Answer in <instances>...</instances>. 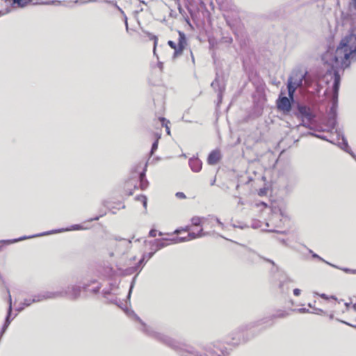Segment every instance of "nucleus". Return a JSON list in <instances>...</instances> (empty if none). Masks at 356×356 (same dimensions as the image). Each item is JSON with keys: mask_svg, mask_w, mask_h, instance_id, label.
Here are the masks:
<instances>
[{"mask_svg": "<svg viewBox=\"0 0 356 356\" xmlns=\"http://www.w3.org/2000/svg\"><path fill=\"white\" fill-rule=\"evenodd\" d=\"M289 314L286 311L279 310L277 312L276 314L265 317L257 321L251 322L245 325H242L236 331L232 333V339L234 341L236 340V343L245 342L248 340V339L245 337L244 332H248L254 327L260 326L264 324H268V326H272L274 323L273 321L275 318H285Z\"/></svg>", "mask_w": 356, "mask_h": 356, "instance_id": "f257e3e1", "label": "nucleus"}, {"mask_svg": "<svg viewBox=\"0 0 356 356\" xmlns=\"http://www.w3.org/2000/svg\"><path fill=\"white\" fill-rule=\"evenodd\" d=\"M332 78H333L332 84V106L327 113V125L334 129L337 124V106H338V95L341 83V75L338 70H334Z\"/></svg>", "mask_w": 356, "mask_h": 356, "instance_id": "f03ea898", "label": "nucleus"}, {"mask_svg": "<svg viewBox=\"0 0 356 356\" xmlns=\"http://www.w3.org/2000/svg\"><path fill=\"white\" fill-rule=\"evenodd\" d=\"M307 74V72L302 73L300 70L293 71L287 81L288 95L290 97L294 96L296 89L302 86L303 82L306 86L309 85Z\"/></svg>", "mask_w": 356, "mask_h": 356, "instance_id": "7ed1b4c3", "label": "nucleus"}, {"mask_svg": "<svg viewBox=\"0 0 356 356\" xmlns=\"http://www.w3.org/2000/svg\"><path fill=\"white\" fill-rule=\"evenodd\" d=\"M294 115L301 119L302 123L300 125L307 127L305 124L306 121L307 123H312L316 118V114L312 111V108L306 105L298 104L297 112L294 113Z\"/></svg>", "mask_w": 356, "mask_h": 356, "instance_id": "20e7f679", "label": "nucleus"}, {"mask_svg": "<svg viewBox=\"0 0 356 356\" xmlns=\"http://www.w3.org/2000/svg\"><path fill=\"white\" fill-rule=\"evenodd\" d=\"M131 314L136 318V320L141 323L143 327V331L147 335L165 344L170 345L171 343L172 339L169 337L165 335L163 333L158 332L154 330L152 327L146 325L133 311L131 312Z\"/></svg>", "mask_w": 356, "mask_h": 356, "instance_id": "39448f33", "label": "nucleus"}, {"mask_svg": "<svg viewBox=\"0 0 356 356\" xmlns=\"http://www.w3.org/2000/svg\"><path fill=\"white\" fill-rule=\"evenodd\" d=\"M178 34L179 38L177 44L172 40H169L168 42V44L175 50L172 56L173 59H175L177 57L182 54L183 51L187 44V40L185 33L181 31H178Z\"/></svg>", "mask_w": 356, "mask_h": 356, "instance_id": "423d86ee", "label": "nucleus"}, {"mask_svg": "<svg viewBox=\"0 0 356 356\" xmlns=\"http://www.w3.org/2000/svg\"><path fill=\"white\" fill-rule=\"evenodd\" d=\"M86 229V228L83 225H79V224L73 225L70 227L66 228V229L51 230V231L45 232H43V233H40V234H35V235H32V236H24L20 237V238H15V239L12 240L10 241V243H16V242H19V241H23V240H26V239H29V238H35V237L46 236V235H49V234H55V233H59V232H65V231L81 230V229Z\"/></svg>", "mask_w": 356, "mask_h": 356, "instance_id": "0eeeda50", "label": "nucleus"}, {"mask_svg": "<svg viewBox=\"0 0 356 356\" xmlns=\"http://www.w3.org/2000/svg\"><path fill=\"white\" fill-rule=\"evenodd\" d=\"M294 102V96L290 97L280 95L276 101L277 108L279 111H282L284 114H289L292 108L293 103Z\"/></svg>", "mask_w": 356, "mask_h": 356, "instance_id": "6e6552de", "label": "nucleus"}, {"mask_svg": "<svg viewBox=\"0 0 356 356\" xmlns=\"http://www.w3.org/2000/svg\"><path fill=\"white\" fill-rule=\"evenodd\" d=\"M61 292H65L63 298L67 297L70 300H77L81 292V286L77 285H69L65 289L61 290Z\"/></svg>", "mask_w": 356, "mask_h": 356, "instance_id": "1a4fd4ad", "label": "nucleus"}, {"mask_svg": "<svg viewBox=\"0 0 356 356\" xmlns=\"http://www.w3.org/2000/svg\"><path fill=\"white\" fill-rule=\"evenodd\" d=\"M337 136V140H338V146L345 152L349 153L350 155H352L353 157H355V155L351 152V149L350 147L348 146V141L346 138H345L344 135L340 130H336Z\"/></svg>", "mask_w": 356, "mask_h": 356, "instance_id": "9d476101", "label": "nucleus"}, {"mask_svg": "<svg viewBox=\"0 0 356 356\" xmlns=\"http://www.w3.org/2000/svg\"><path fill=\"white\" fill-rule=\"evenodd\" d=\"M221 155L219 150L215 149L210 152L207 158L209 165H216L220 159Z\"/></svg>", "mask_w": 356, "mask_h": 356, "instance_id": "9b49d317", "label": "nucleus"}, {"mask_svg": "<svg viewBox=\"0 0 356 356\" xmlns=\"http://www.w3.org/2000/svg\"><path fill=\"white\" fill-rule=\"evenodd\" d=\"M189 165L193 172H197L202 169V161L198 158H191L189 159Z\"/></svg>", "mask_w": 356, "mask_h": 356, "instance_id": "f8f14e48", "label": "nucleus"}, {"mask_svg": "<svg viewBox=\"0 0 356 356\" xmlns=\"http://www.w3.org/2000/svg\"><path fill=\"white\" fill-rule=\"evenodd\" d=\"M65 292H61L60 291H43L44 300L49 299H56L58 298H63V295Z\"/></svg>", "mask_w": 356, "mask_h": 356, "instance_id": "ddd939ff", "label": "nucleus"}, {"mask_svg": "<svg viewBox=\"0 0 356 356\" xmlns=\"http://www.w3.org/2000/svg\"><path fill=\"white\" fill-rule=\"evenodd\" d=\"M211 86L216 91H221L225 90V83L222 80H220L218 74H216V79L211 83Z\"/></svg>", "mask_w": 356, "mask_h": 356, "instance_id": "4468645a", "label": "nucleus"}, {"mask_svg": "<svg viewBox=\"0 0 356 356\" xmlns=\"http://www.w3.org/2000/svg\"><path fill=\"white\" fill-rule=\"evenodd\" d=\"M169 239L170 238H166L155 239L154 241V245L156 246L155 251L156 252L157 250L168 245L169 244H171Z\"/></svg>", "mask_w": 356, "mask_h": 356, "instance_id": "2eb2a0df", "label": "nucleus"}, {"mask_svg": "<svg viewBox=\"0 0 356 356\" xmlns=\"http://www.w3.org/2000/svg\"><path fill=\"white\" fill-rule=\"evenodd\" d=\"M32 0H5L6 3H8L11 6H17L19 8H24L31 2Z\"/></svg>", "mask_w": 356, "mask_h": 356, "instance_id": "dca6fc26", "label": "nucleus"}, {"mask_svg": "<svg viewBox=\"0 0 356 356\" xmlns=\"http://www.w3.org/2000/svg\"><path fill=\"white\" fill-rule=\"evenodd\" d=\"M191 223L194 226H200L202 225L209 224L210 222L209 218L194 216L191 218Z\"/></svg>", "mask_w": 356, "mask_h": 356, "instance_id": "f3484780", "label": "nucleus"}, {"mask_svg": "<svg viewBox=\"0 0 356 356\" xmlns=\"http://www.w3.org/2000/svg\"><path fill=\"white\" fill-rule=\"evenodd\" d=\"M145 171H146V169L145 168H143V171L139 173L140 185V188L142 190L146 189L148 186V181L145 177Z\"/></svg>", "mask_w": 356, "mask_h": 356, "instance_id": "a211bd4d", "label": "nucleus"}, {"mask_svg": "<svg viewBox=\"0 0 356 356\" xmlns=\"http://www.w3.org/2000/svg\"><path fill=\"white\" fill-rule=\"evenodd\" d=\"M290 280L289 279H286L284 281H281L280 283V289L282 293H287L289 291V283Z\"/></svg>", "mask_w": 356, "mask_h": 356, "instance_id": "6ab92c4d", "label": "nucleus"}, {"mask_svg": "<svg viewBox=\"0 0 356 356\" xmlns=\"http://www.w3.org/2000/svg\"><path fill=\"white\" fill-rule=\"evenodd\" d=\"M207 235V233L204 232L202 229H200L197 233L189 232L187 237L189 240L195 239L196 238L202 237Z\"/></svg>", "mask_w": 356, "mask_h": 356, "instance_id": "aec40b11", "label": "nucleus"}, {"mask_svg": "<svg viewBox=\"0 0 356 356\" xmlns=\"http://www.w3.org/2000/svg\"><path fill=\"white\" fill-rule=\"evenodd\" d=\"M146 261V254H143L138 263L133 268L134 271L140 272L143 268V266Z\"/></svg>", "mask_w": 356, "mask_h": 356, "instance_id": "412c9836", "label": "nucleus"}, {"mask_svg": "<svg viewBox=\"0 0 356 356\" xmlns=\"http://www.w3.org/2000/svg\"><path fill=\"white\" fill-rule=\"evenodd\" d=\"M309 252L312 254L313 258L318 259L320 261H322L326 263L327 264H328V265H330V266H332L334 268H339V267L337 266L336 265L332 264L329 263L328 261H326L325 260H324L322 257L318 256L317 254L314 253L312 250H309Z\"/></svg>", "mask_w": 356, "mask_h": 356, "instance_id": "4be33fe9", "label": "nucleus"}, {"mask_svg": "<svg viewBox=\"0 0 356 356\" xmlns=\"http://www.w3.org/2000/svg\"><path fill=\"white\" fill-rule=\"evenodd\" d=\"M170 243H177L181 242H185L189 241V238H188L187 236L186 237H179L176 236L175 238L169 239Z\"/></svg>", "mask_w": 356, "mask_h": 356, "instance_id": "5701e85b", "label": "nucleus"}, {"mask_svg": "<svg viewBox=\"0 0 356 356\" xmlns=\"http://www.w3.org/2000/svg\"><path fill=\"white\" fill-rule=\"evenodd\" d=\"M115 7L119 10V12L123 15V18H124V24H125V27H126V30L128 31L129 30V26H128V21H127V17L126 16L124 12L123 11V10L120 8L118 4L115 3Z\"/></svg>", "mask_w": 356, "mask_h": 356, "instance_id": "b1692460", "label": "nucleus"}, {"mask_svg": "<svg viewBox=\"0 0 356 356\" xmlns=\"http://www.w3.org/2000/svg\"><path fill=\"white\" fill-rule=\"evenodd\" d=\"M159 120L161 122L162 126H165L166 129V132L168 135L170 134V130L169 127L168 126V124L169 123V121L166 120V119L163 117L159 118Z\"/></svg>", "mask_w": 356, "mask_h": 356, "instance_id": "393cba45", "label": "nucleus"}, {"mask_svg": "<svg viewBox=\"0 0 356 356\" xmlns=\"http://www.w3.org/2000/svg\"><path fill=\"white\" fill-rule=\"evenodd\" d=\"M136 200L138 201H140L143 203V207L146 209L147 200V197L145 195H138L136 197Z\"/></svg>", "mask_w": 356, "mask_h": 356, "instance_id": "a878e982", "label": "nucleus"}, {"mask_svg": "<svg viewBox=\"0 0 356 356\" xmlns=\"http://www.w3.org/2000/svg\"><path fill=\"white\" fill-rule=\"evenodd\" d=\"M35 300H34L33 297L32 298H26L24 300L23 302H22V305H23L24 307H29L31 304L35 303Z\"/></svg>", "mask_w": 356, "mask_h": 356, "instance_id": "bb28decb", "label": "nucleus"}, {"mask_svg": "<svg viewBox=\"0 0 356 356\" xmlns=\"http://www.w3.org/2000/svg\"><path fill=\"white\" fill-rule=\"evenodd\" d=\"M136 279V275H135L133 277L132 281L131 282L129 290V293H128V295H127V299L128 300H129L130 298H131V292H132L133 288H134V284H135Z\"/></svg>", "mask_w": 356, "mask_h": 356, "instance_id": "cd10ccee", "label": "nucleus"}, {"mask_svg": "<svg viewBox=\"0 0 356 356\" xmlns=\"http://www.w3.org/2000/svg\"><path fill=\"white\" fill-rule=\"evenodd\" d=\"M33 297L34 300H35V302H39L44 300V296L43 292H41L37 295H34Z\"/></svg>", "mask_w": 356, "mask_h": 356, "instance_id": "c85d7f7f", "label": "nucleus"}, {"mask_svg": "<svg viewBox=\"0 0 356 356\" xmlns=\"http://www.w3.org/2000/svg\"><path fill=\"white\" fill-rule=\"evenodd\" d=\"M158 148V139L155 140L152 145L151 148V154H153L154 152Z\"/></svg>", "mask_w": 356, "mask_h": 356, "instance_id": "c756f323", "label": "nucleus"}, {"mask_svg": "<svg viewBox=\"0 0 356 356\" xmlns=\"http://www.w3.org/2000/svg\"><path fill=\"white\" fill-rule=\"evenodd\" d=\"M152 38L154 39V49H153L154 55H155L156 56V58H158L159 57L156 54V47L157 45L158 39H157V37L155 35H153Z\"/></svg>", "mask_w": 356, "mask_h": 356, "instance_id": "7c9ffc66", "label": "nucleus"}, {"mask_svg": "<svg viewBox=\"0 0 356 356\" xmlns=\"http://www.w3.org/2000/svg\"><path fill=\"white\" fill-rule=\"evenodd\" d=\"M209 218L211 219V220H214L220 226H221L222 227H223V223L220 220V219L217 217H215V216H209Z\"/></svg>", "mask_w": 356, "mask_h": 356, "instance_id": "2f4dec72", "label": "nucleus"}, {"mask_svg": "<svg viewBox=\"0 0 356 356\" xmlns=\"http://www.w3.org/2000/svg\"><path fill=\"white\" fill-rule=\"evenodd\" d=\"M94 1L95 0H76V1H74V3L76 4H85V3H88L90 2H92Z\"/></svg>", "mask_w": 356, "mask_h": 356, "instance_id": "473e14b6", "label": "nucleus"}, {"mask_svg": "<svg viewBox=\"0 0 356 356\" xmlns=\"http://www.w3.org/2000/svg\"><path fill=\"white\" fill-rule=\"evenodd\" d=\"M155 252H156V251L154 250L149 253L145 254H146V261L151 259L153 257V255L155 254Z\"/></svg>", "mask_w": 356, "mask_h": 356, "instance_id": "72a5a7b5", "label": "nucleus"}, {"mask_svg": "<svg viewBox=\"0 0 356 356\" xmlns=\"http://www.w3.org/2000/svg\"><path fill=\"white\" fill-rule=\"evenodd\" d=\"M224 91L225 90L218 91V99L219 103L222 102Z\"/></svg>", "mask_w": 356, "mask_h": 356, "instance_id": "f704fd0d", "label": "nucleus"}, {"mask_svg": "<svg viewBox=\"0 0 356 356\" xmlns=\"http://www.w3.org/2000/svg\"><path fill=\"white\" fill-rule=\"evenodd\" d=\"M176 197H178V198H181V199H184L186 198V195L184 193L182 192H177L176 194H175Z\"/></svg>", "mask_w": 356, "mask_h": 356, "instance_id": "c9c22d12", "label": "nucleus"}, {"mask_svg": "<svg viewBox=\"0 0 356 356\" xmlns=\"http://www.w3.org/2000/svg\"><path fill=\"white\" fill-rule=\"evenodd\" d=\"M312 313L314 314H325V312L321 309L314 308V312H312Z\"/></svg>", "mask_w": 356, "mask_h": 356, "instance_id": "e433bc0d", "label": "nucleus"}, {"mask_svg": "<svg viewBox=\"0 0 356 356\" xmlns=\"http://www.w3.org/2000/svg\"><path fill=\"white\" fill-rule=\"evenodd\" d=\"M149 236L150 237H155L156 236V229H151L149 232Z\"/></svg>", "mask_w": 356, "mask_h": 356, "instance_id": "4c0bfd02", "label": "nucleus"}, {"mask_svg": "<svg viewBox=\"0 0 356 356\" xmlns=\"http://www.w3.org/2000/svg\"><path fill=\"white\" fill-rule=\"evenodd\" d=\"M342 270L346 272V273H356V270H351L350 268H342Z\"/></svg>", "mask_w": 356, "mask_h": 356, "instance_id": "58836bf2", "label": "nucleus"}, {"mask_svg": "<svg viewBox=\"0 0 356 356\" xmlns=\"http://www.w3.org/2000/svg\"><path fill=\"white\" fill-rule=\"evenodd\" d=\"M100 286L98 285L97 286L95 287L94 289H92L91 290V291L93 293H97L99 291V289H100Z\"/></svg>", "mask_w": 356, "mask_h": 356, "instance_id": "ea45409f", "label": "nucleus"}, {"mask_svg": "<svg viewBox=\"0 0 356 356\" xmlns=\"http://www.w3.org/2000/svg\"><path fill=\"white\" fill-rule=\"evenodd\" d=\"M300 313H309L310 312L308 309L306 308H300L298 309Z\"/></svg>", "mask_w": 356, "mask_h": 356, "instance_id": "a19ab883", "label": "nucleus"}, {"mask_svg": "<svg viewBox=\"0 0 356 356\" xmlns=\"http://www.w3.org/2000/svg\"><path fill=\"white\" fill-rule=\"evenodd\" d=\"M311 135L314 136H316L318 138H321L322 140H327V139L326 138V136H320V135L314 134H311Z\"/></svg>", "mask_w": 356, "mask_h": 356, "instance_id": "79ce46f5", "label": "nucleus"}, {"mask_svg": "<svg viewBox=\"0 0 356 356\" xmlns=\"http://www.w3.org/2000/svg\"><path fill=\"white\" fill-rule=\"evenodd\" d=\"M104 214H102L100 216H96L95 218H90L88 220L89 222H92V221H94V220H98L99 219L100 217L103 216Z\"/></svg>", "mask_w": 356, "mask_h": 356, "instance_id": "37998d69", "label": "nucleus"}, {"mask_svg": "<svg viewBox=\"0 0 356 356\" xmlns=\"http://www.w3.org/2000/svg\"><path fill=\"white\" fill-rule=\"evenodd\" d=\"M258 257H260V258H261V259H263L264 260H265V261H268V262H269V263L272 264L273 265H275V263H274V261H273V260H270V259H266V258H264V257H261V256H260V255H259V254H258Z\"/></svg>", "mask_w": 356, "mask_h": 356, "instance_id": "c03bdc74", "label": "nucleus"}, {"mask_svg": "<svg viewBox=\"0 0 356 356\" xmlns=\"http://www.w3.org/2000/svg\"><path fill=\"white\" fill-rule=\"evenodd\" d=\"M338 321L341 322L342 323H344V324L348 325L349 326L353 327H355L356 329V325H352V324H350V323H349L348 322H346L344 321H341V320H338Z\"/></svg>", "mask_w": 356, "mask_h": 356, "instance_id": "a18cd8bd", "label": "nucleus"}, {"mask_svg": "<svg viewBox=\"0 0 356 356\" xmlns=\"http://www.w3.org/2000/svg\"><path fill=\"white\" fill-rule=\"evenodd\" d=\"M293 294L296 296H299L300 294V290L299 289H295L293 290Z\"/></svg>", "mask_w": 356, "mask_h": 356, "instance_id": "49530a36", "label": "nucleus"}, {"mask_svg": "<svg viewBox=\"0 0 356 356\" xmlns=\"http://www.w3.org/2000/svg\"><path fill=\"white\" fill-rule=\"evenodd\" d=\"M24 307H25L21 303L20 305L16 309V310L17 312H22L24 309Z\"/></svg>", "mask_w": 356, "mask_h": 356, "instance_id": "de8ad7c7", "label": "nucleus"}, {"mask_svg": "<svg viewBox=\"0 0 356 356\" xmlns=\"http://www.w3.org/2000/svg\"><path fill=\"white\" fill-rule=\"evenodd\" d=\"M158 67L160 69L161 71H162L163 68V63L162 62H159Z\"/></svg>", "mask_w": 356, "mask_h": 356, "instance_id": "09e8293b", "label": "nucleus"}, {"mask_svg": "<svg viewBox=\"0 0 356 356\" xmlns=\"http://www.w3.org/2000/svg\"><path fill=\"white\" fill-rule=\"evenodd\" d=\"M351 6L356 10V0H353L351 3Z\"/></svg>", "mask_w": 356, "mask_h": 356, "instance_id": "8fccbe9b", "label": "nucleus"}, {"mask_svg": "<svg viewBox=\"0 0 356 356\" xmlns=\"http://www.w3.org/2000/svg\"><path fill=\"white\" fill-rule=\"evenodd\" d=\"M10 10H7L6 11L0 10V17L4 15L5 14L9 13Z\"/></svg>", "mask_w": 356, "mask_h": 356, "instance_id": "3c124183", "label": "nucleus"}, {"mask_svg": "<svg viewBox=\"0 0 356 356\" xmlns=\"http://www.w3.org/2000/svg\"><path fill=\"white\" fill-rule=\"evenodd\" d=\"M190 54H191V56L192 62L194 64L195 63V58H194V56H193V52H192L191 50L190 51Z\"/></svg>", "mask_w": 356, "mask_h": 356, "instance_id": "603ef678", "label": "nucleus"}, {"mask_svg": "<svg viewBox=\"0 0 356 356\" xmlns=\"http://www.w3.org/2000/svg\"><path fill=\"white\" fill-rule=\"evenodd\" d=\"M106 3H108L110 4H111L112 6H113L115 7V3L117 4V3L115 1H106Z\"/></svg>", "mask_w": 356, "mask_h": 356, "instance_id": "864d4df0", "label": "nucleus"}, {"mask_svg": "<svg viewBox=\"0 0 356 356\" xmlns=\"http://www.w3.org/2000/svg\"><path fill=\"white\" fill-rule=\"evenodd\" d=\"M320 296H321L322 298H323V299H328L327 296L326 294H325V293H322V294H321V295H320Z\"/></svg>", "mask_w": 356, "mask_h": 356, "instance_id": "5fc2aeb1", "label": "nucleus"}, {"mask_svg": "<svg viewBox=\"0 0 356 356\" xmlns=\"http://www.w3.org/2000/svg\"><path fill=\"white\" fill-rule=\"evenodd\" d=\"M280 215H281V213H280V214H274L273 216L272 220H274V219L275 220V218H278Z\"/></svg>", "mask_w": 356, "mask_h": 356, "instance_id": "6e6d98bb", "label": "nucleus"}, {"mask_svg": "<svg viewBox=\"0 0 356 356\" xmlns=\"http://www.w3.org/2000/svg\"><path fill=\"white\" fill-rule=\"evenodd\" d=\"M88 286H89V284H83V289L84 290H86V289H88Z\"/></svg>", "mask_w": 356, "mask_h": 356, "instance_id": "4d7b16f0", "label": "nucleus"}, {"mask_svg": "<svg viewBox=\"0 0 356 356\" xmlns=\"http://www.w3.org/2000/svg\"><path fill=\"white\" fill-rule=\"evenodd\" d=\"M181 230L179 229H176L174 233L176 234H179L180 233Z\"/></svg>", "mask_w": 356, "mask_h": 356, "instance_id": "13d9d810", "label": "nucleus"}, {"mask_svg": "<svg viewBox=\"0 0 356 356\" xmlns=\"http://www.w3.org/2000/svg\"><path fill=\"white\" fill-rule=\"evenodd\" d=\"M280 241L281 243L284 244V245H286V241L284 239H280Z\"/></svg>", "mask_w": 356, "mask_h": 356, "instance_id": "bf43d9fd", "label": "nucleus"}, {"mask_svg": "<svg viewBox=\"0 0 356 356\" xmlns=\"http://www.w3.org/2000/svg\"><path fill=\"white\" fill-rule=\"evenodd\" d=\"M103 293H104V296L105 298L106 297V296H107L108 294H109V291H103Z\"/></svg>", "mask_w": 356, "mask_h": 356, "instance_id": "052dcab7", "label": "nucleus"}, {"mask_svg": "<svg viewBox=\"0 0 356 356\" xmlns=\"http://www.w3.org/2000/svg\"><path fill=\"white\" fill-rule=\"evenodd\" d=\"M215 181H216V179H214L211 181V185H212V186H213V185H214Z\"/></svg>", "mask_w": 356, "mask_h": 356, "instance_id": "680f3d73", "label": "nucleus"}, {"mask_svg": "<svg viewBox=\"0 0 356 356\" xmlns=\"http://www.w3.org/2000/svg\"><path fill=\"white\" fill-rule=\"evenodd\" d=\"M353 307L355 311H356V303H355L353 305Z\"/></svg>", "mask_w": 356, "mask_h": 356, "instance_id": "e2e57ef3", "label": "nucleus"}, {"mask_svg": "<svg viewBox=\"0 0 356 356\" xmlns=\"http://www.w3.org/2000/svg\"><path fill=\"white\" fill-rule=\"evenodd\" d=\"M329 317L330 319H332L334 318V315L331 314Z\"/></svg>", "mask_w": 356, "mask_h": 356, "instance_id": "0e129e2a", "label": "nucleus"}, {"mask_svg": "<svg viewBox=\"0 0 356 356\" xmlns=\"http://www.w3.org/2000/svg\"><path fill=\"white\" fill-rule=\"evenodd\" d=\"M188 229H189V227H188V226H187V227H186L184 229V231H188Z\"/></svg>", "mask_w": 356, "mask_h": 356, "instance_id": "69168bd1", "label": "nucleus"}, {"mask_svg": "<svg viewBox=\"0 0 356 356\" xmlns=\"http://www.w3.org/2000/svg\"><path fill=\"white\" fill-rule=\"evenodd\" d=\"M159 236H163V234L162 232H159Z\"/></svg>", "mask_w": 356, "mask_h": 356, "instance_id": "338daca9", "label": "nucleus"}, {"mask_svg": "<svg viewBox=\"0 0 356 356\" xmlns=\"http://www.w3.org/2000/svg\"><path fill=\"white\" fill-rule=\"evenodd\" d=\"M331 298L337 300V298L335 296H331Z\"/></svg>", "mask_w": 356, "mask_h": 356, "instance_id": "774afa93", "label": "nucleus"}]
</instances>
